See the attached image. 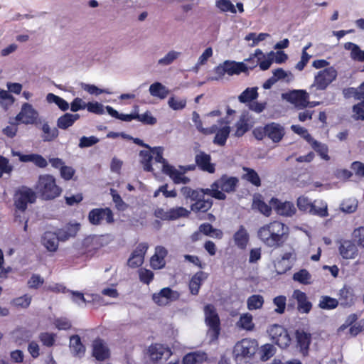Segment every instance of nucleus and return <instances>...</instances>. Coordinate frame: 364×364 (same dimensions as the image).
<instances>
[{
	"mask_svg": "<svg viewBox=\"0 0 364 364\" xmlns=\"http://www.w3.org/2000/svg\"><path fill=\"white\" fill-rule=\"evenodd\" d=\"M288 235V228L278 220L265 224L257 230V237L259 240L265 246L273 249L282 247Z\"/></svg>",
	"mask_w": 364,
	"mask_h": 364,
	"instance_id": "1",
	"label": "nucleus"
},
{
	"mask_svg": "<svg viewBox=\"0 0 364 364\" xmlns=\"http://www.w3.org/2000/svg\"><path fill=\"white\" fill-rule=\"evenodd\" d=\"M37 196L44 200H51L59 197L62 188L57 183L55 178L48 173L41 174L34 186Z\"/></svg>",
	"mask_w": 364,
	"mask_h": 364,
	"instance_id": "2",
	"label": "nucleus"
},
{
	"mask_svg": "<svg viewBox=\"0 0 364 364\" xmlns=\"http://www.w3.org/2000/svg\"><path fill=\"white\" fill-rule=\"evenodd\" d=\"M238 183L239 180L237 177L228 176L224 174L214 181L210 188H205L204 191L207 193V196L217 200H224L227 198L225 193L235 191Z\"/></svg>",
	"mask_w": 364,
	"mask_h": 364,
	"instance_id": "3",
	"label": "nucleus"
},
{
	"mask_svg": "<svg viewBox=\"0 0 364 364\" xmlns=\"http://www.w3.org/2000/svg\"><path fill=\"white\" fill-rule=\"evenodd\" d=\"M258 343L255 339L243 338L236 343L233 355L238 364H247L258 350Z\"/></svg>",
	"mask_w": 364,
	"mask_h": 364,
	"instance_id": "4",
	"label": "nucleus"
},
{
	"mask_svg": "<svg viewBox=\"0 0 364 364\" xmlns=\"http://www.w3.org/2000/svg\"><path fill=\"white\" fill-rule=\"evenodd\" d=\"M286 134L284 127L277 122H269L264 126L255 127L252 130L255 138L259 141L268 138L273 143L280 142Z\"/></svg>",
	"mask_w": 364,
	"mask_h": 364,
	"instance_id": "5",
	"label": "nucleus"
},
{
	"mask_svg": "<svg viewBox=\"0 0 364 364\" xmlns=\"http://www.w3.org/2000/svg\"><path fill=\"white\" fill-rule=\"evenodd\" d=\"M205 322L208 327V335L211 341H217L220 333V320L215 307L207 304L204 307Z\"/></svg>",
	"mask_w": 364,
	"mask_h": 364,
	"instance_id": "6",
	"label": "nucleus"
},
{
	"mask_svg": "<svg viewBox=\"0 0 364 364\" xmlns=\"http://www.w3.org/2000/svg\"><path fill=\"white\" fill-rule=\"evenodd\" d=\"M36 191L26 186L19 187L14 195L15 208L21 212H24L27 209L28 204L36 203Z\"/></svg>",
	"mask_w": 364,
	"mask_h": 364,
	"instance_id": "7",
	"label": "nucleus"
},
{
	"mask_svg": "<svg viewBox=\"0 0 364 364\" xmlns=\"http://www.w3.org/2000/svg\"><path fill=\"white\" fill-rule=\"evenodd\" d=\"M267 332L274 343L285 349L291 344V338L287 328L279 324L271 325Z\"/></svg>",
	"mask_w": 364,
	"mask_h": 364,
	"instance_id": "8",
	"label": "nucleus"
},
{
	"mask_svg": "<svg viewBox=\"0 0 364 364\" xmlns=\"http://www.w3.org/2000/svg\"><path fill=\"white\" fill-rule=\"evenodd\" d=\"M89 223L92 225H100L105 221L107 224H112L114 222V213L108 208H97L92 209L87 216Z\"/></svg>",
	"mask_w": 364,
	"mask_h": 364,
	"instance_id": "9",
	"label": "nucleus"
},
{
	"mask_svg": "<svg viewBox=\"0 0 364 364\" xmlns=\"http://www.w3.org/2000/svg\"><path fill=\"white\" fill-rule=\"evenodd\" d=\"M338 73L333 67H328L318 72L314 77V85L317 90H324L336 79Z\"/></svg>",
	"mask_w": 364,
	"mask_h": 364,
	"instance_id": "10",
	"label": "nucleus"
},
{
	"mask_svg": "<svg viewBox=\"0 0 364 364\" xmlns=\"http://www.w3.org/2000/svg\"><path fill=\"white\" fill-rule=\"evenodd\" d=\"M339 304L342 308H350L353 306L357 301V296L353 287L344 284L337 293Z\"/></svg>",
	"mask_w": 364,
	"mask_h": 364,
	"instance_id": "11",
	"label": "nucleus"
},
{
	"mask_svg": "<svg viewBox=\"0 0 364 364\" xmlns=\"http://www.w3.org/2000/svg\"><path fill=\"white\" fill-rule=\"evenodd\" d=\"M180 294L170 287H164L158 293L152 295V299L157 305L165 306L173 301L178 300Z\"/></svg>",
	"mask_w": 364,
	"mask_h": 364,
	"instance_id": "12",
	"label": "nucleus"
},
{
	"mask_svg": "<svg viewBox=\"0 0 364 364\" xmlns=\"http://www.w3.org/2000/svg\"><path fill=\"white\" fill-rule=\"evenodd\" d=\"M150 359L154 363L161 360H167L172 355L169 347L161 343H153L148 348Z\"/></svg>",
	"mask_w": 364,
	"mask_h": 364,
	"instance_id": "13",
	"label": "nucleus"
},
{
	"mask_svg": "<svg viewBox=\"0 0 364 364\" xmlns=\"http://www.w3.org/2000/svg\"><path fill=\"white\" fill-rule=\"evenodd\" d=\"M285 99L296 107L303 109L309 105V96L304 90H294L285 95Z\"/></svg>",
	"mask_w": 364,
	"mask_h": 364,
	"instance_id": "14",
	"label": "nucleus"
},
{
	"mask_svg": "<svg viewBox=\"0 0 364 364\" xmlns=\"http://www.w3.org/2000/svg\"><path fill=\"white\" fill-rule=\"evenodd\" d=\"M204 190L205 188H201L199 194L196 197L191 205V210L194 213H206L213 206V201L211 198H205V195L207 193H205Z\"/></svg>",
	"mask_w": 364,
	"mask_h": 364,
	"instance_id": "15",
	"label": "nucleus"
},
{
	"mask_svg": "<svg viewBox=\"0 0 364 364\" xmlns=\"http://www.w3.org/2000/svg\"><path fill=\"white\" fill-rule=\"evenodd\" d=\"M92 355L98 361H105L110 358V350L103 339L95 338L92 343Z\"/></svg>",
	"mask_w": 364,
	"mask_h": 364,
	"instance_id": "16",
	"label": "nucleus"
},
{
	"mask_svg": "<svg viewBox=\"0 0 364 364\" xmlns=\"http://www.w3.org/2000/svg\"><path fill=\"white\" fill-rule=\"evenodd\" d=\"M148 245L145 242L139 243L131 254L127 265L131 268H136L144 263V256L148 250Z\"/></svg>",
	"mask_w": 364,
	"mask_h": 364,
	"instance_id": "17",
	"label": "nucleus"
},
{
	"mask_svg": "<svg viewBox=\"0 0 364 364\" xmlns=\"http://www.w3.org/2000/svg\"><path fill=\"white\" fill-rule=\"evenodd\" d=\"M38 116V113L31 104L24 103L16 115V120L25 124H32L35 123Z\"/></svg>",
	"mask_w": 364,
	"mask_h": 364,
	"instance_id": "18",
	"label": "nucleus"
},
{
	"mask_svg": "<svg viewBox=\"0 0 364 364\" xmlns=\"http://www.w3.org/2000/svg\"><path fill=\"white\" fill-rule=\"evenodd\" d=\"M162 171L168 176L175 184H188L191 179L186 176L183 172L180 169H176L173 166L166 164L162 167Z\"/></svg>",
	"mask_w": 364,
	"mask_h": 364,
	"instance_id": "19",
	"label": "nucleus"
},
{
	"mask_svg": "<svg viewBox=\"0 0 364 364\" xmlns=\"http://www.w3.org/2000/svg\"><path fill=\"white\" fill-rule=\"evenodd\" d=\"M255 59H257L256 64L250 66L251 69L259 65L262 70H267L270 68L274 61V58L272 56H267V58H266V55L260 49H256L255 53L251 55L250 57L247 59V61L249 63L252 61L254 62Z\"/></svg>",
	"mask_w": 364,
	"mask_h": 364,
	"instance_id": "20",
	"label": "nucleus"
},
{
	"mask_svg": "<svg viewBox=\"0 0 364 364\" xmlns=\"http://www.w3.org/2000/svg\"><path fill=\"white\" fill-rule=\"evenodd\" d=\"M270 203L277 213L283 216H292L296 213V208L293 203L289 201L282 202L277 198H272Z\"/></svg>",
	"mask_w": 364,
	"mask_h": 364,
	"instance_id": "21",
	"label": "nucleus"
},
{
	"mask_svg": "<svg viewBox=\"0 0 364 364\" xmlns=\"http://www.w3.org/2000/svg\"><path fill=\"white\" fill-rule=\"evenodd\" d=\"M12 156H18L21 162H33L36 166L43 168L48 166L46 159L38 154H23L19 151L12 150Z\"/></svg>",
	"mask_w": 364,
	"mask_h": 364,
	"instance_id": "22",
	"label": "nucleus"
},
{
	"mask_svg": "<svg viewBox=\"0 0 364 364\" xmlns=\"http://www.w3.org/2000/svg\"><path fill=\"white\" fill-rule=\"evenodd\" d=\"M339 253L343 259H354L358 254V249L356 244L349 240H344L341 242L338 247Z\"/></svg>",
	"mask_w": 364,
	"mask_h": 364,
	"instance_id": "23",
	"label": "nucleus"
},
{
	"mask_svg": "<svg viewBox=\"0 0 364 364\" xmlns=\"http://www.w3.org/2000/svg\"><path fill=\"white\" fill-rule=\"evenodd\" d=\"M195 161L201 171L210 173H213L215 171V164L211 163L210 155L204 151H200L196 155Z\"/></svg>",
	"mask_w": 364,
	"mask_h": 364,
	"instance_id": "24",
	"label": "nucleus"
},
{
	"mask_svg": "<svg viewBox=\"0 0 364 364\" xmlns=\"http://www.w3.org/2000/svg\"><path fill=\"white\" fill-rule=\"evenodd\" d=\"M167 250L162 246H157L154 255L150 259V265L154 269H163L166 265L165 257L167 256Z\"/></svg>",
	"mask_w": 364,
	"mask_h": 364,
	"instance_id": "25",
	"label": "nucleus"
},
{
	"mask_svg": "<svg viewBox=\"0 0 364 364\" xmlns=\"http://www.w3.org/2000/svg\"><path fill=\"white\" fill-rule=\"evenodd\" d=\"M252 128L250 124V119L247 114H242L240 116L239 119L235 124L232 136L237 138L242 137Z\"/></svg>",
	"mask_w": 364,
	"mask_h": 364,
	"instance_id": "26",
	"label": "nucleus"
},
{
	"mask_svg": "<svg viewBox=\"0 0 364 364\" xmlns=\"http://www.w3.org/2000/svg\"><path fill=\"white\" fill-rule=\"evenodd\" d=\"M294 296L297 301L298 311L302 314H309L312 309V304L308 300L306 293L300 290H295Z\"/></svg>",
	"mask_w": 364,
	"mask_h": 364,
	"instance_id": "27",
	"label": "nucleus"
},
{
	"mask_svg": "<svg viewBox=\"0 0 364 364\" xmlns=\"http://www.w3.org/2000/svg\"><path fill=\"white\" fill-rule=\"evenodd\" d=\"M102 240V238L98 236H92L86 238L83 242V245L86 248L85 254H86L87 256L94 255L101 247H103Z\"/></svg>",
	"mask_w": 364,
	"mask_h": 364,
	"instance_id": "28",
	"label": "nucleus"
},
{
	"mask_svg": "<svg viewBox=\"0 0 364 364\" xmlns=\"http://www.w3.org/2000/svg\"><path fill=\"white\" fill-rule=\"evenodd\" d=\"M41 242L49 252H55L58 248L59 241L55 232L46 231L42 236Z\"/></svg>",
	"mask_w": 364,
	"mask_h": 364,
	"instance_id": "29",
	"label": "nucleus"
},
{
	"mask_svg": "<svg viewBox=\"0 0 364 364\" xmlns=\"http://www.w3.org/2000/svg\"><path fill=\"white\" fill-rule=\"evenodd\" d=\"M307 142L310 144L312 149L325 161H329L328 147L326 144H323L314 139L311 135H307Z\"/></svg>",
	"mask_w": 364,
	"mask_h": 364,
	"instance_id": "30",
	"label": "nucleus"
},
{
	"mask_svg": "<svg viewBox=\"0 0 364 364\" xmlns=\"http://www.w3.org/2000/svg\"><path fill=\"white\" fill-rule=\"evenodd\" d=\"M40 129L42 133L41 137L44 142H51L55 140L58 135L59 131L56 127H50L48 122L41 124Z\"/></svg>",
	"mask_w": 364,
	"mask_h": 364,
	"instance_id": "31",
	"label": "nucleus"
},
{
	"mask_svg": "<svg viewBox=\"0 0 364 364\" xmlns=\"http://www.w3.org/2000/svg\"><path fill=\"white\" fill-rule=\"evenodd\" d=\"M80 229L77 223L70 225L63 229H58L55 232L58 241H66L70 237H75Z\"/></svg>",
	"mask_w": 364,
	"mask_h": 364,
	"instance_id": "32",
	"label": "nucleus"
},
{
	"mask_svg": "<svg viewBox=\"0 0 364 364\" xmlns=\"http://www.w3.org/2000/svg\"><path fill=\"white\" fill-rule=\"evenodd\" d=\"M233 239L238 248L245 250L247 247L250 237L243 225H240L237 231L235 232L233 235Z\"/></svg>",
	"mask_w": 364,
	"mask_h": 364,
	"instance_id": "33",
	"label": "nucleus"
},
{
	"mask_svg": "<svg viewBox=\"0 0 364 364\" xmlns=\"http://www.w3.org/2000/svg\"><path fill=\"white\" fill-rule=\"evenodd\" d=\"M80 119V114L65 113L60 116L57 120V127L61 129H67Z\"/></svg>",
	"mask_w": 364,
	"mask_h": 364,
	"instance_id": "34",
	"label": "nucleus"
},
{
	"mask_svg": "<svg viewBox=\"0 0 364 364\" xmlns=\"http://www.w3.org/2000/svg\"><path fill=\"white\" fill-rule=\"evenodd\" d=\"M206 278L205 273L200 271L196 272L191 279L189 289L193 295H198L203 281Z\"/></svg>",
	"mask_w": 364,
	"mask_h": 364,
	"instance_id": "35",
	"label": "nucleus"
},
{
	"mask_svg": "<svg viewBox=\"0 0 364 364\" xmlns=\"http://www.w3.org/2000/svg\"><path fill=\"white\" fill-rule=\"evenodd\" d=\"M225 71L229 75L240 74L247 70V67L243 63L226 60L224 63Z\"/></svg>",
	"mask_w": 364,
	"mask_h": 364,
	"instance_id": "36",
	"label": "nucleus"
},
{
	"mask_svg": "<svg viewBox=\"0 0 364 364\" xmlns=\"http://www.w3.org/2000/svg\"><path fill=\"white\" fill-rule=\"evenodd\" d=\"M230 131L231 128L230 126H224L219 129L217 127L213 143L220 146H225L230 136Z\"/></svg>",
	"mask_w": 364,
	"mask_h": 364,
	"instance_id": "37",
	"label": "nucleus"
},
{
	"mask_svg": "<svg viewBox=\"0 0 364 364\" xmlns=\"http://www.w3.org/2000/svg\"><path fill=\"white\" fill-rule=\"evenodd\" d=\"M150 95L161 100L165 99L169 94V90L161 82H156L149 87Z\"/></svg>",
	"mask_w": 364,
	"mask_h": 364,
	"instance_id": "38",
	"label": "nucleus"
},
{
	"mask_svg": "<svg viewBox=\"0 0 364 364\" xmlns=\"http://www.w3.org/2000/svg\"><path fill=\"white\" fill-rule=\"evenodd\" d=\"M70 348L75 355H81L85 352V347L78 335H73L70 336Z\"/></svg>",
	"mask_w": 364,
	"mask_h": 364,
	"instance_id": "39",
	"label": "nucleus"
},
{
	"mask_svg": "<svg viewBox=\"0 0 364 364\" xmlns=\"http://www.w3.org/2000/svg\"><path fill=\"white\" fill-rule=\"evenodd\" d=\"M242 170L245 172L242 176V179L250 182L256 187L261 186V179L255 170L248 167H243Z\"/></svg>",
	"mask_w": 364,
	"mask_h": 364,
	"instance_id": "40",
	"label": "nucleus"
},
{
	"mask_svg": "<svg viewBox=\"0 0 364 364\" xmlns=\"http://www.w3.org/2000/svg\"><path fill=\"white\" fill-rule=\"evenodd\" d=\"M344 48L346 50H350V57L352 59L360 62H364V50H362L358 45L351 42H348L345 43Z\"/></svg>",
	"mask_w": 364,
	"mask_h": 364,
	"instance_id": "41",
	"label": "nucleus"
},
{
	"mask_svg": "<svg viewBox=\"0 0 364 364\" xmlns=\"http://www.w3.org/2000/svg\"><path fill=\"white\" fill-rule=\"evenodd\" d=\"M339 304L338 299L329 296H321L318 303V307L324 310H332L336 309Z\"/></svg>",
	"mask_w": 364,
	"mask_h": 364,
	"instance_id": "42",
	"label": "nucleus"
},
{
	"mask_svg": "<svg viewBox=\"0 0 364 364\" xmlns=\"http://www.w3.org/2000/svg\"><path fill=\"white\" fill-rule=\"evenodd\" d=\"M296 336L298 346L300 347L301 350L307 352L311 344V334L304 331H296Z\"/></svg>",
	"mask_w": 364,
	"mask_h": 364,
	"instance_id": "43",
	"label": "nucleus"
},
{
	"mask_svg": "<svg viewBox=\"0 0 364 364\" xmlns=\"http://www.w3.org/2000/svg\"><path fill=\"white\" fill-rule=\"evenodd\" d=\"M264 303V298L259 294H253L248 297L247 300V306L250 311L260 309Z\"/></svg>",
	"mask_w": 364,
	"mask_h": 364,
	"instance_id": "44",
	"label": "nucleus"
},
{
	"mask_svg": "<svg viewBox=\"0 0 364 364\" xmlns=\"http://www.w3.org/2000/svg\"><path fill=\"white\" fill-rule=\"evenodd\" d=\"M258 97L257 87H248L245 89L238 97V100L242 103L252 102Z\"/></svg>",
	"mask_w": 364,
	"mask_h": 364,
	"instance_id": "45",
	"label": "nucleus"
},
{
	"mask_svg": "<svg viewBox=\"0 0 364 364\" xmlns=\"http://www.w3.org/2000/svg\"><path fill=\"white\" fill-rule=\"evenodd\" d=\"M252 318V316L250 314H243L240 316L239 321L237 322V326L246 331H252L255 328Z\"/></svg>",
	"mask_w": 364,
	"mask_h": 364,
	"instance_id": "46",
	"label": "nucleus"
},
{
	"mask_svg": "<svg viewBox=\"0 0 364 364\" xmlns=\"http://www.w3.org/2000/svg\"><path fill=\"white\" fill-rule=\"evenodd\" d=\"M193 121L195 122L197 129L201 133L205 135H209L215 132V130L217 129L216 124H214L210 127L208 128L203 127V124L200 119V115L196 112H193Z\"/></svg>",
	"mask_w": 364,
	"mask_h": 364,
	"instance_id": "47",
	"label": "nucleus"
},
{
	"mask_svg": "<svg viewBox=\"0 0 364 364\" xmlns=\"http://www.w3.org/2000/svg\"><path fill=\"white\" fill-rule=\"evenodd\" d=\"M46 100L49 103H55L62 111H66L69 108V104L67 101L53 93H48Z\"/></svg>",
	"mask_w": 364,
	"mask_h": 364,
	"instance_id": "48",
	"label": "nucleus"
},
{
	"mask_svg": "<svg viewBox=\"0 0 364 364\" xmlns=\"http://www.w3.org/2000/svg\"><path fill=\"white\" fill-rule=\"evenodd\" d=\"M190 211L183 207L171 208L168 210V220H176L182 217H188Z\"/></svg>",
	"mask_w": 364,
	"mask_h": 364,
	"instance_id": "49",
	"label": "nucleus"
},
{
	"mask_svg": "<svg viewBox=\"0 0 364 364\" xmlns=\"http://www.w3.org/2000/svg\"><path fill=\"white\" fill-rule=\"evenodd\" d=\"M311 275L306 269H300L293 274V279L301 284H311Z\"/></svg>",
	"mask_w": 364,
	"mask_h": 364,
	"instance_id": "50",
	"label": "nucleus"
},
{
	"mask_svg": "<svg viewBox=\"0 0 364 364\" xmlns=\"http://www.w3.org/2000/svg\"><path fill=\"white\" fill-rule=\"evenodd\" d=\"M139 156L141 157V163L143 165V168L146 171H153L151 161L153 159V156L151 154L150 151L146 150H142L139 153Z\"/></svg>",
	"mask_w": 364,
	"mask_h": 364,
	"instance_id": "51",
	"label": "nucleus"
},
{
	"mask_svg": "<svg viewBox=\"0 0 364 364\" xmlns=\"http://www.w3.org/2000/svg\"><path fill=\"white\" fill-rule=\"evenodd\" d=\"M259 353L262 361L269 360L275 353V348L273 345L267 343L261 346Z\"/></svg>",
	"mask_w": 364,
	"mask_h": 364,
	"instance_id": "52",
	"label": "nucleus"
},
{
	"mask_svg": "<svg viewBox=\"0 0 364 364\" xmlns=\"http://www.w3.org/2000/svg\"><path fill=\"white\" fill-rule=\"evenodd\" d=\"M341 210L346 213H353L358 208V202L355 199L348 198L344 200L340 207Z\"/></svg>",
	"mask_w": 364,
	"mask_h": 364,
	"instance_id": "53",
	"label": "nucleus"
},
{
	"mask_svg": "<svg viewBox=\"0 0 364 364\" xmlns=\"http://www.w3.org/2000/svg\"><path fill=\"white\" fill-rule=\"evenodd\" d=\"M311 214L317 215L321 218H325L328 215V206L326 203L320 202V206H316L314 203L313 207L310 209Z\"/></svg>",
	"mask_w": 364,
	"mask_h": 364,
	"instance_id": "54",
	"label": "nucleus"
},
{
	"mask_svg": "<svg viewBox=\"0 0 364 364\" xmlns=\"http://www.w3.org/2000/svg\"><path fill=\"white\" fill-rule=\"evenodd\" d=\"M38 338L43 346L52 347L55 343L56 335L53 333L42 332Z\"/></svg>",
	"mask_w": 364,
	"mask_h": 364,
	"instance_id": "55",
	"label": "nucleus"
},
{
	"mask_svg": "<svg viewBox=\"0 0 364 364\" xmlns=\"http://www.w3.org/2000/svg\"><path fill=\"white\" fill-rule=\"evenodd\" d=\"M216 6L223 12H230L236 14L237 11L235 6L230 0H216Z\"/></svg>",
	"mask_w": 364,
	"mask_h": 364,
	"instance_id": "56",
	"label": "nucleus"
},
{
	"mask_svg": "<svg viewBox=\"0 0 364 364\" xmlns=\"http://www.w3.org/2000/svg\"><path fill=\"white\" fill-rule=\"evenodd\" d=\"M273 304L277 306L274 311L282 314L284 313L287 304V298L285 296L279 295L274 298Z\"/></svg>",
	"mask_w": 364,
	"mask_h": 364,
	"instance_id": "57",
	"label": "nucleus"
},
{
	"mask_svg": "<svg viewBox=\"0 0 364 364\" xmlns=\"http://www.w3.org/2000/svg\"><path fill=\"white\" fill-rule=\"evenodd\" d=\"M139 280L146 284H149L154 279V274L152 271L146 268H141L138 271Z\"/></svg>",
	"mask_w": 364,
	"mask_h": 364,
	"instance_id": "58",
	"label": "nucleus"
},
{
	"mask_svg": "<svg viewBox=\"0 0 364 364\" xmlns=\"http://www.w3.org/2000/svg\"><path fill=\"white\" fill-rule=\"evenodd\" d=\"M358 316L356 314H351L347 316L344 323L338 328V334H341L349 326H351L357 323Z\"/></svg>",
	"mask_w": 364,
	"mask_h": 364,
	"instance_id": "59",
	"label": "nucleus"
},
{
	"mask_svg": "<svg viewBox=\"0 0 364 364\" xmlns=\"http://www.w3.org/2000/svg\"><path fill=\"white\" fill-rule=\"evenodd\" d=\"M110 193L112 196V200L115 204V207L118 210H124L127 205L124 202L120 195L114 189L110 190Z\"/></svg>",
	"mask_w": 364,
	"mask_h": 364,
	"instance_id": "60",
	"label": "nucleus"
},
{
	"mask_svg": "<svg viewBox=\"0 0 364 364\" xmlns=\"http://www.w3.org/2000/svg\"><path fill=\"white\" fill-rule=\"evenodd\" d=\"M44 284V279L39 274H33L28 280L27 284L29 289H37Z\"/></svg>",
	"mask_w": 364,
	"mask_h": 364,
	"instance_id": "61",
	"label": "nucleus"
},
{
	"mask_svg": "<svg viewBox=\"0 0 364 364\" xmlns=\"http://www.w3.org/2000/svg\"><path fill=\"white\" fill-rule=\"evenodd\" d=\"M297 207L301 211L310 212V209L313 207V203L306 196H300L296 201Z\"/></svg>",
	"mask_w": 364,
	"mask_h": 364,
	"instance_id": "62",
	"label": "nucleus"
},
{
	"mask_svg": "<svg viewBox=\"0 0 364 364\" xmlns=\"http://www.w3.org/2000/svg\"><path fill=\"white\" fill-rule=\"evenodd\" d=\"M31 302V296L28 294H24L22 296L14 299L13 303L17 307L26 309L29 306Z\"/></svg>",
	"mask_w": 364,
	"mask_h": 364,
	"instance_id": "63",
	"label": "nucleus"
},
{
	"mask_svg": "<svg viewBox=\"0 0 364 364\" xmlns=\"http://www.w3.org/2000/svg\"><path fill=\"white\" fill-rule=\"evenodd\" d=\"M255 208L265 216H269L272 213V207L268 205L264 201L257 200L254 202Z\"/></svg>",
	"mask_w": 364,
	"mask_h": 364,
	"instance_id": "64",
	"label": "nucleus"
}]
</instances>
